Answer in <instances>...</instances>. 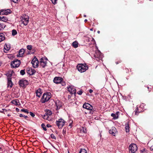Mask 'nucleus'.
Returning <instances> with one entry per match:
<instances>
[{
    "label": "nucleus",
    "mask_w": 153,
    "mask_h": 153,
    "mask_svg": "<svg viewBox=\"0 0 153 153\" xmlns=\"http://www.w3.org/2000/svg\"><path fill=\"white\" fill-rule=\"evenodd\" d=\"M76 67L78 71L81 73L85 71L88 68V66L85 64H78Z\"/></svg>",
    "instance_id": "nucleus-1"
},
{
    "label": "nucleus",
    "mask_w": 153,
    "mask_h": 153,
    "mask_svg": "<svg viewBox=\"0 0 153 153\" xmlns=\"http://www.w3.org/2000/svg\"><path fill=\"white\" fill-rule=\"evenodd\" d=\"M51 98V93H44L42 95L40 101L42 103H45L47 102Z\"/></svg>",
    "instance_id": "nucleus-2"
},
{
    "label": "nucleus",
    "mask_w": 153,
    "mask_h": 153,
    "mask_svg": "<svg viewBox=\"0 0 153 153\" xmlns=\"http://www.w3.org/2000/svg\"><path fill=\"white\" fill-rule=\"evenodd\" d=\"M56 123L58 128H61L65 125V121L63 119L60 118L56 120Z\"/></svg>",
    "instance_id": "nucleus-3"
},
{
    "label": "nucleus",
    "mask_w": 153,
    "mask_h": 153,
    "mask_svg": "<svg viewBox=\"0 0 153 153\" xmlns=\"http://www.w3.org/2000/svg\"><path fill=\"white\" fill-rule=\"evenodd\" d=\"M83 108L90 110V113L93 114L94 110L93 108V107L88 103H85L83 105Z\"/></svg>",
    "instance_id": "nucleus-4"
},
{
    "label": "nucleus",
    "mask_w": 153,
    "mask_h": 153,
    "mask_svg": "<svg viewBox=\"0 0 153 153\" xmlns=\"http://www.w3.org/2000/svg\"><path fill=\"white\" fill-rule=\"evenodd\" d=\"M21 63L20 61L17 59H16L11 62V68H16L18 67Z\"/></svg>",
    "instance_id": "nucleus-5"
},
{
    "label": "nucleus",
    "mask_w": 153,
    "mask_h": 153,
    "mask_svg": "<svg viewBox=\"0 0 153 153\" xmlns=\"http://www.w3.org/2000/svg\"><path fill=\"white\" fill-rule=\"evenodd\" d=\"M21 21L24 25L25 26L27 25L29 22V18L28 16L25 15L21 17Z\"/></svg>",
    "instance_id": "nucleus-6"
},
{
    "label": "nucleus",
    "mask_w": 153,
    "mask_h": 153,
    "mask_svg": "<svg viewBox=\"0 0 153 153\" xmlns=\"http://www.w3.org/2000/svg\"><path fill=\"white\" fill-rule=\"evenodd\" d=\"M47 60L48 59L46 57H42L40 59V64L42 67L44 68L46 66Z\"/></svg>",
    "instance_id": "nucleus-7"
},
{
    "label": "nucleus",
    "mask_w": 153,
    "mask_h": 153,
    "mask_svg": "<svg viewBox=\"0 0 153 153\" xmlns=\"http://www.w3.org/2000/svg\"><path fill=\"white\" fill-rule=\"evenodd\" d=\"M45 113L44 114L43 116V118L48 120H49L48 119L49 117V116H51L52 114V111L49 110H46L45 111Z\"/></svg>",
    "instance_id": "nucleus-8"
},
{
    "label": "nucleus",
    "mask_w": 153,
    "mask_h": 153,
    "mask_svg": "<svg viewBox=\"0 0 153 153\" xmlns=\"http://www.w3.org/2000/svg\"><path fill=\"white\" fill-rule=\"evenodd\" d=\"M94 56L96 59L98 61L102 60V53L99 51L96 52L94 55Z\"/></svg>",
    "instance_id": "nucleus-9"
},
{
    "label": "nucleus",
    "mask_w": 153,
    "mask_h": 153,
    "mask_svg": "<svg viewBox=\"0 0 153 153\" xmlns=\"http://www.w3.org/2000/svg\"><path fill=\"white\" fill-rule=\"evenodd\" d=\"M28 84V82L26 79L20 80L19 82V85L20 86L23 88H25Z\"/></svg>",
    "instance_id": "nucleus-10"
},
{
    "label": "nucleus",
    "mask_w": 153,
    "mask_h": 153,
    "mask_svg": "<svg viewBox=\"0 0 153 153\" xmlns=\"http://www.w3.org/2000/svg\"><path fill=\"white\" fill-rule=\"evenodd\" d=\"M129 149L131 153H134L137 151V147L135 144H131L129 146Z\"/></svg>",
    "instance_id": "nucleus-11"
},
{
    "label": "nucleus",
    "mask_w": 153,
    "mask_h": 153,
    "mask_svg": "<svg viewBox=\"0 0 153 153\" xmlns=\"http://www.w3.org/2000/svg\"><path fill=\"white\" fill-rule=\"evenodd\" d=\"M68 91L71 94H75L76 93V89L74 87L70 86L67 87Z\"/></svg>",
    "instance_id": "nucleus-12"
},
{
    "label": "nucleus",
    "mask_w": 153,
    "mask_h": 153,
    "mask_svg": "<svg viewBox=\"0 0 153 153\" xmlns=\"http://www.w3.org/2000/svg\"><path fill=\"white\" fill-rule=\"evenodd\" d=\"M31 63L34 68L37 67L38 65L39 61L37 58L35 57L31 61Z\"/></svg>",
    "instance_id": "nucleus-13"
},
{
    "label": "nucleus",
    "mask_w": 153,
    "mask_h": 153,
    "mask_svg": "<svg viewBox=\"0 0 153 153\" xmlns=\"http://www.w3.org/2000/svg\"><path fill=\"white\" fill-rule=\"evenodd\" d=\"M26 71L27 73L30 75H33L36 72V71L34 69L29 68H27Z\"/></svg>",
    "instance_id": "nucleus-14"
},
{
    "label": "nucleus",
    "mask_w": 153,
    "mask_h": 153,
    "mask_svg": "<svg viewBox=\"0 0 153 153\" xmlns=\"http://www.w3.org/2000/svg\"><path fill=\"white\" fill-rule=\"evenodd\" d=\"M10 13V10L7 9V10H0V15H3L4 14L5 15H8Z\"/></svg>",
    "instance_id": "nucleus-15"
},
{
    "label": "nucleus",
    "mask_w": 153,
    "mask_h": 153,
    "mask_svg": "<svg viewBox=\"0 0 153 153\" xmlns=\"http://www.w3.org/2000/svg\"><path fill=\"white\" fill-rule=\"evenodd\" d=\"M63 80V79L60 77H56L53 79V82L56 84L59 83Z\"/></svg>",
    "instance_id": "nucleus-16"
},
{
    "label": "nucleus",
    "mask_w": 153,
    "mask_h": 153,
    "mask_svg": "<svg viewBox=\"0 0 153 153\" xmlns=\"http://www.w3.org/2000/svg\"><path fill=\"white\" fill-rule=\"evenodd\" d=\"M56 109L57 110H58L59 109L61 108L62 105L63 104L62 102H60L58 100L56 102Z\"/></svg>",
    "instance_id": "nucleus-17"
},
{
    "label": "nucleus",
    "mask_w": 153,
    "mask_h": 153,
    "mask_svg": "<svg viewBox=\"0 0 153 153\" xmlns=\"http://www.w3.org/2000/svg\"><path fill=\"white\" fill-rule=\"evenodd\" d=\"M7 87L10 88L12 87L13 86V83L11 81V78L10 77H8L7 78Z\"/></svg>",
    "instance_id": "nucleus-18"
},
{
    "label": "nucleus",
    "mask_w": 153,
    "mask_h": 153,
    "mask_svg": "<svg viewBox=\"0 0 153 153\" xmlns=\"http://www.w3.org/2000/svg\"><path fill=\"white\" fill-rule=\"evenodd\" d=\"M117 131L116 128L114 127H113L112 128V129L109 131V133L112 135L115 136Z\"/></svg>",
    "instance_id": "nucleus-19"
},
{
    "label": "nucleus",
    "mask_w": 153,
    "mask_h": 153,
    "mask_svg": "<svg viewBox=\"0 0 153 153\" xmlns=\"http://www.w3.org/2000/svg\"><path fill=\"white\" fill-rule=\"evenodd\" d=\"M42 93L41 90L40 88H39L36 91V96L39 97H40Z\"/></svg>",
    "instance_id": "nucleus-20"
},
{
    "label": "nucleus",
    "mask_w": 153,
    "mask_h": 153,
    "mask_svg": "<svg viewBox=\"0 0 153 153\" xmlns=\"http://www.w3.org/2000/svg\"><path fill=\"white\" fill-rule=\"evenodd\" d=\"M11 102L12 103L17 105H20L19 101L17 99L13 100L11 101Z\"/></svg>",
    "instance_id": "nucleus-21"
},
{
    "label": "nucleus",
    "mask_w": 153,
    "mask_h": 153,
    "mask_svg": "<svg viewBox=\"0 0 153 153\" xmlns=\"http://www.w3.org/2000/svg\"><path fill=\"white\" fill-rule=\"evenodd\" d=\"M25 50L23 49H21L19 52V54L17 56L19 57H22L23 56L25 53Z\"/></svg>",
    "instance_id": "nucleus-22"
},
{
    "label": "nucleus",
    "mask_w": 153,
    "mask_h": 153,
    "mask_svg": "<svg viewBox=\"0 0 153 153\" xmlns=\"http://www.w3.org/2000/svg\"><path fill=\"white\" fill-rule=\"evenodd\" d=\"M10 48V46L9 44H5L4 46V49L6 51H9Z\"/></svg>",
    "instance_id": "nucleus-23"
},
{
    "label": "nucleus",
    "mask_w": 153,
    "mask_h": 153,
    "mask_svg": "<svg viewBox=\"0 0 153 153\" xmlns=\"http://www.w3.org/2000/svg\"><path fill=\"white\" fill-rule=\"evenodd\" d=\"M72 46L75 48H76L78 47V43L76 41H75L72 43Z\"/></svg>",
    "instance_id": "nucleus-24"
},
{
    "label": "nucleus",
    "mask_w": 153,
    "mask_h": 153,
    "mask_svg": "<svg viewBox=\"0 0 153 153\" xmlns=\"http://www.w3.org/2000/svg\"><path fill=\"white\" fill-rule=\"evenodd\" d=\"M5 39L4 35L2 33H0V42L4 40Z\"/></svg>",
    "instance_id": "nucleus-25"
},
{
    "label": "nucleus",
    "mask_w": 153,
    "mask_h": 153,
    "mask_svg": "<svg viewBox=\"0 0 153 153\" xmlns=\"http://www.w3.org/2000/svg\"><path fill=\"white\" fill-rule=\"evenodd\" d=\"M118 112H117L116 114L112 113L111 114V115L112 117H113L114 119H117L118 117V115L117 114Z\"/></svg>",
    "instance_id": "nucleus-26"
},
{
    "label": "nucleus",
    "mask_w": 153,
    "mask_h": 153,
    "mask_svg": "<svg viewBox=\"0 0 153 153\" xmlns=\"http://www.w3.org/2000/svg\"><path fill=\"white\" fill-rule=\"evenodd\" d=\"M13 71H9L6 74V76L7 77V78L8 77H10L12 75V73Z\"/></svg>",
    "instance_id": "nucleus-27"
},
{
    "label": "nucleus",
    "mask_w": 153,
    "mask_h": 153,
    "mask_svg": "<svg viewBox=\"0 0 153 153\" xmlns=\"http://www.w3.org/2000/svg\"><path fill=\"white\" fill-rule=\"evenodd\" d=\"M129 123H127L126 125L125 128L126 130V132H128L129 131Z\"/></svg>",
    "instance_id": "nucleus-28"
},
{
    "label": "nucleus",
    "mask_w": 153,
    "mask_h": 153,
    "mask_svg": "<svg viewBox=\"0 0 153 153\" xmlns=\"http://www.w3.org/2000/svg\"><path fill=\"white\" fill-rule=\"evenodd\" d=\"M79 153H87V151L84 149H81L79 152Z\"/></svg>",
    "instance_id": "nucleus-29"
},
{
    "label": "nucleus",
    "mask_w": 153,
    "mask_h": 153,
    "mask_svg": "<svg viewBox=\"0 0 153 153\" xmlns=\"http://www.w3.org/2000/svg\"><path fill=\"white\" fill-rule=\"evenodd\" d=\"M4 27L5 26L4 25L0 23V30H2Z\"/></svg>",
    "instance_id": "nucleus-30"
},
{
    "label": "nucleus",
    "mask_w": 153,
    "mask_h": 153,
    "mask_svg": "<svg viewBox=\"0 0 153 153\" xmlns=\"http://www.w3.org/2000/svg\"><path fill=\"white\" fill-rule=\"evenodd\" d=\"M67 129V128L66 127L64 128L63 129L62 131V134L64 135L66 134Z\"/></svg>",
    "instance_id": "nucleus-31"
},
{
    "label": "nucleus",
    "mask_w": 153,
    "mask_h": 153,
    "mask_svg": "<svg viewBox=\"0 0 153 153\" xmlns=\"http://www.w3.org/2000/svg\"><path fill=\"white\" fill-rule=\"evenodd\" d=\"M17 33L16 31L15 30H13L12 31V35L13 36H15Z\"/></svg>",
    "instance_id": "nucleus-32"
},
{
    "label": "nucleus",
    "mask_w": 153,
    "mask_h": 153,
    "mask_svg": "<svg viewBox=\"0 0 153 153\" xmlns=\"http://www.w3.org/2000/svg\"><path fill=\"white\" fill-rule=\"evenodd\" d=\"M41 126L44 131H46L47 130L45 125L44 124L42 123L41 125Z\"/></svg>",
    "instance_id": "nucleus-33"
},
{
    "label": "nucleus",
    "mask_w": 153,
    "mask_h": 153,
    "mask_svg": "<svg viewBox=\"0 0 153 153\" xmlns=\"http://www.w3.org/2000/svg\"><path fill=\"white\" fill-rule=\"evenodd\" d=\"M1 21L4 22H6L7 20V18L6 17L4 16H2Z\"/></svg>",
    "instance_id": "nucleus-34"
},
{
    "label": "nucleus",
    "mask_w": 153,
    "mask_h": 153,
    "mask_svg": "<svg viewBox=\"0 0 153 153\" xmlns=\"http://www.w3.org/2000/svg\"><path fill=\"white\" fill-rule=\"evenodd\" d=\"M21 111L27 114H28L29 113L28 110L26 109H22L21 110Z\"/></svg>",
    "instance_id": "nucleus-35"
},
{
    "label": "nucleus",
    "mask_w": 153,
    "mask_h": 153,
    "mask_svg": "<svg viewBox=\"0 0 153 153\" xmlns=\"http://www.w3.org/2000/svg\"><path fill=\"white\" fill-rule=\"evenodd\" d=\"M19 116L21 117H23L26 119H27L28 118V117L27 116H25L21 114H20Z\"/></svg>",
    "instance_id": "nucleus-36"
},
{
    "label": "nucleus",
    "mask_w": 153,
    "mask_h": 153,
    "mask_svg": "<svg viewBox=\"0 0 153 153\" xmlns=\"http://www.w3.org/2000/svg\"><path fill=\"white\" fill-rule=\"evenodd\" d=\"M20 73L22 75H24L25 74V70H22L20 71Z\"/></svg>",
    "instance_id": "nucleus-37"
},
{
    "label": "nucleus",
    "mask_w": 153,
    "mask_h": 153,
    "mask_svg": "<svg viewBox=\"0 0 153 153\" xmlns=\"http://www.w3.org/2000/svg\"><path fill=\"white\" fill-rule=\"evenodd\" d=\"M27 49L29 50H31L32 48V46L31 45H28L27 46Z\"/></svg>",
    "instance_id": "nucleus-38"
},
{
    "label": "nucleus",
    "mask_w": 153,
    "mask_h": 153,
    "mask_svg": "<svg viewBox=\"0 0 153 153\" xmlns=\"http://www.w3.org/2000/svg\"><path fill=\"white\" fill-rule=\"evenodd\" d=\"M51 136L52 138L54 140H56V137L53 134H51Z\"/></svg>",
    "instance_id": "nucleus-39"
},
{
    "label": "nucleus",
    "mask_w": 153,
    "mask_h": 153,
    "mask_svg": "<svg viewBox=\"0 0 153 153\" xmlns=\"http://www.w3.org/2000/svg\"><path fill=\"white\" fill-rule=\"evenodd\" d=\"M52 3L54 4H56L57 3V0H51Z\"/></svg>",
    "instance_id": "nucleus-40"
},
{
    "label": "nucleus",
    "mask_w": 153,
    "mask_h": 153,
    "mask_svg": "<svg viewBox=\"0 0 153 153\" xmlns=\"http://www.w3.org/2000/svg\"><path fill=\"white\" fill-rule=\"evenodd\" d=\"M29 113H30V116H31L32 117H34L35 114L34 113H32L31 112H30Z\"/></svg>",
    "instance_id": "nucleus-41"
},
{
    "label": "nucleus",
    "mask_w": 153,
    "mask_h": 153,
    "mask_svg": "<svg viewBox=\"0 0 153 153\" xmlns=\"http://www.w3.org/2000/svg\"><path fill=\"white\" fill-rule=\"evenodd\" d=\"M60 83H61L62 84V86H64L66 84L65 82H64L62 80V82H60Z\"/></svg>",
    "instance_id": "nucleus-42"
},
{
    "label": "nucleus",
    "mask_w": 153,
    "mask_h": 153,
    "mask_svg": "<svg viewBox=\"0 0 153 153\" xmlns=\"http://www.w3.org/2000/svg\"><path fill=\"white\" fill-rule=\"evenodd\" d=\"M11 1L15 3H17L20 0H11Z\"/></svg>",
    "instance_id": "nucleus-43"
},
{
    "label": "nucleus",
    "mask_w": 153,
    "mask_h": 153,
    "mask_svg": "<svg viewBox=\"0 0 153 153\" xmlns=\"http://www.w3.org/2000/svg\"><path fill=\"white\" fill-rule=\"evenodd\" d=\"M77 94L79 95H81L82 94V92L81 90L77 92Z\"/></svg>",
    "instance_id": "nucleus-44"
},
{
    "label": "nucleus",
    "mask_w": 153,
    "mask_h": 153,
    "mask_svg": "<svg viewBox=\"0 0 153 153\" xmlns=\"http://www.w3.org/2000/svg\"><path fill=\"white\" fill-rule=\"evenodd\" d=\"M138 110V108H136V109H135V114H137V113L138 111H137Z\"/></svg>",
    "instance_id": "nucleus-45"
},
{
    "label": "nucleus",
    "mask_w": 153,
    "mask_h": 153,
    "mask_svg": "<svg viewBox=\"0 0 153 153\" xmlns=\"http://www.w3.org/2000/svg\"><path fill=\"white\" fill-rule=\"evenodd\" d=\"M91 41L93 43H94L95 42L94 39L93 38H91Z\"/></svg>",
    "instance_id": "nucleus-46"
},
{
    "label": "nucleus",
    "mask_w": 153,
    "mask_h": 153,
    "mask_svg": "<svg viewBox=\"0 0 153 153\" xmlns=\"http://www.w3.org/2000/svg\"><path fill=\"white\" fill-rule=\"evenodd\" d=\"M46 126L48 128H49L51 127V126L49 124H47Z\"/></svg>",
    "instance_id": "nucleus-47"
},
{
    "label": "nucleus",
    "mask_w": 153,
    "mask_h": 153,
    "mask_svg": "<svg viewBox=\"0 0 153 153\" xmlns=\"http://www.w3.org/2000/svg\"><path fill=\"white\" fill-rule=\"evenodd\" d=\"M93 90L92 89H90L89 90V92L90 93H92L93 92Z\"/></svg>",
    "instance_id": "nucleus-48"
},
{
    "label": "nucleus",
    "mask_w": 153,
    "mask_h": 153,
    "mask_svg": "<svg viewBox=\"0 0 153 153\" xmlns=\"http://www.w3.org/2000/svg\"><path fill=\"white\" fill-rule=\"evenodd\" d=\"M150 149L151 150H153V147H151L150 148Z\"/></svg>",
    "instance_id": "nucleus-49"
},
{
    "label": "nucleus",
    "mask_w": 153,
    "mask_h": 153,
    "mask_svg": "<svg viewBox=\"0 0 153 153\" xmlns=\"http://www.w3.org/2000/svg\"><path fill=\"white\" fill-rule=\"evenodd\" d=\"M16 111H19V109L18 108H16Z\"/></svg>",
    "instance_id": "nucleus-50"
},
{
    "label": "nucleus",
    "mask_w": 153,
    "mask_h": 153,
    "mask_svg": "<svg viewBox=\"0 0 153 153\" xmlns=\"http://www.w3.org/2000/svg\"><path fill=\"white\" fill-rule=\"evenodd\" d=\"M7 51H6V50L4 49V52L5 53H7Z\"/></svg>",
    "instance_id": "nucleus-51"
},
{
    "label": "nucleus",
    "mask_w": 153,
    "mask_h": 153,
    "mask_svg": "<svg viewBox=\"0 0 153 153\" xmlns=\"http://www.w3.org/2000/svg\"><path fill=\"white\" fill-rule=\"evenodd\" d=\"M84 21L85 22H86L87 21V19H85V20Z\"/></svg>",
    "instance_id": "nucleus-52"
},
{
    "label": "nucleus",
    "mask_w": 153,
    "mask_h": 153,
    "mask_svg": "<svg viewBox=\"0 0 153 153\" xmlns=\"http://www.w3.org/2000/svg\"><path fill=\"white\" fill-rule=\"evenodd\" d=\"M1 18H2V16H0V20H1V19H2Z\"/></svg>",
    "instance_id": "nucleus-53"
},
{
    "label": "nucleus",
    "mask_w": 153,
    "mask_h": 153,
    "mask_svg": "<svg viewBox=\"0 0 153 153\" xmlns=\"http://www.w3.org/2000/svg\"><path fill=\"white\" fill-rule=\"evenodd\" d=\"M71 123H70L69 124V126H71Z\"/></svg>",
    "instance_id": "nucleus-54"
},
{
    "label": "nucleus",
    "mask_w": 153,
    "mask_h": 153,
    "mask_svg": "<svg viewBox=\"0 0 153 153\" xmlns=\"http://www.w3.org/2000/svg\"><path fill=\"white\" fill-rule=\"evenodd\" d=\"M97 33H100V31H97Z\"/></svg>",
    "instance_id": "nucleus-55"
},
{
    "label": "nucleus",
    "mask_w": 153,
    "mask_h": 153,
    "mask_svg": "<svg viewBox=\"0 0 153 153\" xmlns=\"http://www.w3.org/2000/svg\"><path fill=\"white\" fill-rule=\"evenodd\" d=\"M93 28H91L90 29V30L91 31H93Z\"/></svg>",
    "instance_id": "nucleus-56"
},
{
    "label": "nucleus",
    "mask_w": 153,
    "mask_h": 153,
    "mask_svg": "<svg viewBox=\"0 0 153 153\" xmlns=\"http://www.w3.org/2000/svg\"><path fill=\"white\" fill-rule=\"evenodd\" d=\"M1 75H2L1 74H0V77H1Z\"/></svg>",
    "instance_id": "nucleus-57"
},
{
    "label": "nucleus",
    "mask_w": 153,
    "mask_h": 153,
    "mask_svg": "<svg viewBox=\"0 0 153 153\" xmlns=\"http://www.w3.org/2000/svg\"><path fill=\"white\" fill-rule=\"evenodd\" d=\"M1 147H0V150H1Z\"/></svg>",
    "instance_id": "nucleus-58"
},
{
    "label": "nucleus",
    "mask_w": 153,
    "mask_h": 153,
    "mask_svg": "<svg viewBox=\"0 0 153 153\" xmlns=\"http://www.w3.org/2000/svg\"><path fill=\"white\" fill-rule=\"evenodd\" d=\"M84 17H86V15H84Z\"/></svg>",
    "instance_id": "nucleus-59"
},
{
    "label": "nucleus",
    "mask_w": 153,
    "mask_h": 153,
    "mask_svg": "<svg viewBox=\"0 0 153 153\" xmlns=\"http://www.w3.org/2000/svg\"><path fill=\"white\" fill-rule=\"evenodd\" d=\"M1 63L0 62V66L1 65Z\"/></svg>",
    "instance_id": "nucleus-60"
},
{
    "label": "nucleus",
    "mask_w": 153,
    "mask_h": 153,
    "mask_svg": "<svg viewBox=\"0 0 153 153\" xmlns=\"http://www.w3.org/2000/svg\"><path fill=\"white\" fill-rule=\"evenodd\" d=\"M68 153H69V152L68 151Z\"/></svg>",
    "instance_id": "nucleus-61"
}]
</instances>
